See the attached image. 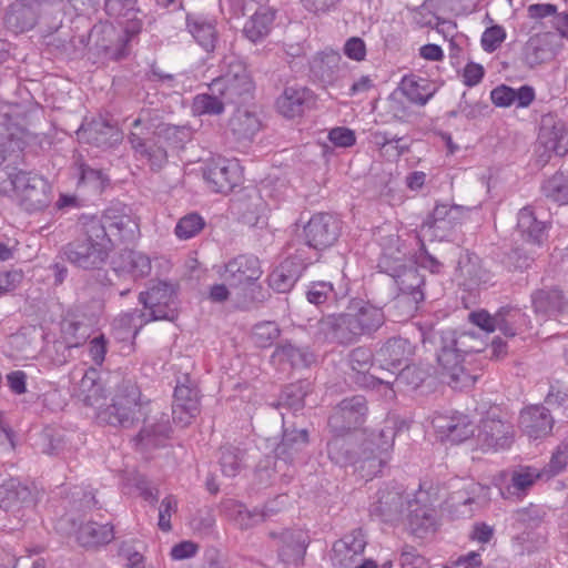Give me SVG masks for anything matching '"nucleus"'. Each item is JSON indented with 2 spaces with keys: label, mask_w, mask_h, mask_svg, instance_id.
I'll list each match as a JSON object with an SVG mask.
<instances>
[{
  "label": "nucleus",
  "mask_w": 568,
  "mask_h": 568,
  "mask_svg": "<svg viewBox=\"0 0 568 568\" xmlns=\"http://www.w3.org/2000/svg\"><path fill=\"white\" fill-rule=\"evenodd\" d=\"M385 323L382 308L363 300H353L346 312L328 315L316 324L314 336L320 342H335L348 345L361 336L372 335Z\"/></svg>",
  "instance_id": "f257e3e1"
},
{
  "label": "nucleus",
  "mask_w": 568,
  "mask_h": 568,
  "mask_svg": "<svg viewBox=\"0 0 568 568\" xmlns=\"http://www.w3.org/2000/svg\"><path fill=\"white\" fill-rule=\"evenodd\" d=\"M406 504V519L412 531L416 535L433 529L435 525L434 510L429 504L428 494L422 489L410 498H405L396 490H379L376 500L369 506L371 516L378 517L385 523H394L404 517Z\"/></svg>",
  "instance_id": "f03ea898"
},
{
  "label": "nucleus",
  "mask_w": 568,
  "mask_h": 568,
  "mask_svg": "<svg viewBox=\"0 0 568 568\" xmlns=\"http://www.w3.org/2000/svg\"><path fill=\"white\" fill-rule=\"evenodd\" d=\"M111 252L110 239L95 221L83 217L81 235L63 247V255L74 266L83 270H98Z\"/></svg>",
  "instance_id": "7ed1b4c3"
},
{
  "label": "nucleus",
  "mask_w": 568,
  "mask_h": 568,
  "mask_svg": "<svg viewBox=\"0 0 568 568\" xmlns=\"http://www.w3.org/2000/svg\"><path fill=\"white\" fill-rule=\"evenodd\" d=\"M140 388L132 382L125 381L118 386L112 403L101 409L97 417L111 426L131 428L145 419L146 406Z\"/></svg>",
  "instance_id": "20e7f679"
},
{
  "label": "nucleus",
  "mask_w": 568,
  "mask_h": 568,
  "mask_svg": "<svg viewBox=\"0 0 568 568\" xmlns=\"http://www.w3.org/2000/svg\"><path fill=\"white\" fill-rule=\"evenodd\" d=\"M465 337H467V335L463 334L457 338L456 333L453 331L442 332L437 354V361L442 367V375L448 378V385L456 389L473 386L476 382V376L466 372L463 365L464 355L459 346L463 344L462 338Z\"/></svg>",
  "instance_id": "39448f33"
},
{
  "label": "nucleus",
  "mask_w": 568,
  "mask_h": 568,
  "mask_svg": "<svg viewBox=\"0 0 568 568\" xmlns=\"http://www.w3.org/2000/svg\"><path fill=\"white\" fill-rule=\"evenodd\" d=\"M9 178L19 204L27 212H39L51 204L52 187L42 175L20 170Z\"/></svg>",
  "instance_id": "423d86ee"
},
{
  "label": "nucleus",
  "mask_w": 568,
  "mask_h": 568,
  "mask_svg": "<svg viewBox=\"0 0 568 568\" xmlns=\"http://www.w3.org/2000/svg\"><path fill=\"white\" fill-rule=\"evenodd\" d=\"M397 425L396 417H388L383 427L377 433H372L369 438L364 442L361 470L366 469L365 476L377 475L388 462L389 452L397 435Z\"/></svg>",
  "instance_id": "0eeeda50"
},
{
  "label": "nucleus",
  "mask_w": 568,
  "mask_h": 568,
  "mask_svg": "<svg viewBox=\"0 0 568 568\" xmlns=\"http://www.w3.org/2000/svg\"><path fill=\"white\" fill-rule=\"evenodd\" d=\"M139 302L151 322L174 321L178 316L176 290L171 283L152 282L146 291L140 293Z\"/></svg>",
  "instance_id": "6e6552de"
},
{
  "label": "nucleus",
  "mask_w": 568,
  "mask_h": 568,
  "mask_svg": "<svg viewBox=\"0 0 568 568\" xmlns=\"http://www.w3.org/2000/svg\"><path fill=\"white\" fill-rule=\"evenodd\" d=\"M253 89V81L246 67L235 60L229 63L227 71L212 80L207 87V90L222 95L227 104L244 100Z\"/></svg>",
  "instance_id": "1a4fd4ad"
},
{
  "label": "nucleus",
  "mask_w": 568,
  "mask_h": 568,
  "mask_svg": "<svg viewBox=\"0 0 568 568\" xmlns=\"http://www.w3.org/2000/svg\"><path fill=\"white\" fill-rule=\"evenodd\" d=\"M87 219L95 221L102 226L103 232L110 239L111 251L115 245L134 241L140 233L136 219L123 210L110 207L100 217L88 216Z\"/></svg>",
  "instance_id": "9d476101"
},
{
  "label": "nucleus",
  "mask_w": 568,
  "mask_h": 568,
  "mask_svg": "<svg viewBox=\"0 0 568 568\" xmlns=\"http://www.w3.org/2000/svg\"><path fill=\"white\" fill-rule=\"evenodd\" d=\"M268 537L276 540L277 557L286 568L303 566L310 541L306 531L300 528L271 530Z\"/></svg>",
  "instance_id": "9b49d317"
},
{
  "label": "nucleus",
  "mask_w": 568,
  "mask_h": 568,
  "mask_svg": "<svg viewBox=\"0 0 568 568\" xmlns=\"http://www.w3.org/2000/svg\"><path fill=\"white\" fill-rule=\"evenodd\" d=\"M366 399L361 395L344 398L328 418L332 434H348L361 427L367 415Z\"/></svg>",
  "instance_id": "f8f14e48"
},
{
  "label": "nucleus",
  "mask_w": 568,
  "mask_h": 568,
  "mask_svg": "<svg viewBox=\"0 0 568 568\" xmlns=\"http://www.w3.org/2000/svg\"><path fill=\"white\" fill-rule=\"evenodd\" d=\"M36 503L34 493L20 479L11 477L0 483V508L13 514L19 520L33 510Z\"/></svg>",
  "instance_id": "ddd939ff"
},
{
  "label": "nucleus",
  "mask_w": 568,
  "mask_h": 568,
  "mask_svg": "<svg viewBox=\"0 0 568 568\" xmlns=\"http://www.w3.org/2000/svg\"><path fill=\"white\" fill-rule=\"evenodd\" d=\"M203 179L211 191L227 193L242 180V170L236 160L212 159L203 169Z\"/></svg>",
  "instance_id": "4468645a"
},
{
  "label": "nucleus",
  "mask_w": 568,
  "mask_h": 568,
  "mask_svg": "<svg viewBox=\"0 0 568 568\" xmlns=\"http://www.w3.org/2000/svg\"><path fill=\"white\" fill-rule=\"evenodd\" d=\"M219 274L230 287L237 288L255 283L262 275V268L256 256L241 254L226 262Z\"/></svg>",
  "instance_id": "2eb2a0df"
},
{
  "label": "nucleus",
  "mask_w": 568,
  "mask_h": 568,
  "mask_svg": "<svg viewBox=\"0 0 568 568\" xmlns=\"http://www.w3.org/2000/svg\"><path fill=\"white\" fill-rule=\"evenodd\" d=\"M339 221L327 213L313 215L304 226V239L308 247L316 251L332 246L339 236Z\"/></svg>",
  "instance_id": "dca6fc26"
},
{
  "label": "nucleus",
  "mask_w": 568,
  "mask_h": 568,
  "mask_svg": "<svg viewBox=\"0 0 568 568\" xmlns=\"http://www.w3.org/2000/svg\"><path fill=\"white\" fill-rule=\"evenodd\" d=\"M511 438V424L503 420L495 412L488 413V415L480 420L477 440L481 449H505L510 446Z\"/></svg>",
  "instance_id": "f3484780"
},
{
  "label": "nucleus",
  "mask_w": 568,
  "mask_h": 568,
  "mask_svg": "<svg viewBox=\"0 0 568 568\" xmlns=\"http://www.w3.org/2000/svg\"><path fill=\"white\" fill-rule=\"evenodd\" d=\"M173 397V422L181 427H185L200 413L199 389L189 378H184V382H178Z\"/></svg>",
  "instance_id": "a211bd4d"
},
{
  "label": "nucleus",
  "mask_w": 568,
  "mask_h": 568,
  "mask_svg": "<svg viewBox=\"0 0 568 568\" xmlns=\"http://www.w3.org/2000/svg\"><path fill=\"white\" fill-rule=\"evenodd\" d=\"M151 126L145 125L142 118L139 116L132 122V130L129 134V141L135 155L140 160H146L152 170H160L168 162L166 150L156 142L148 143L143 135L149 133Z\"/></svg>",
  "instance_id": "6ab92c4d"
},
{
  "label": "nucleus",
  "mask_w": 568,
  "mask_h": 568,
  "mask_svg": "<svg viewBox=\"0 0 568 568\" xmlns=\"http://www.w3.org/2000/svg\"><path fill=\"white\" fill-rule=\"evenodd\" d=\"M399 287L400 295L396 298V305L407 306V315L417 311V305L424 301V277L414 266H404L392 274Z\"/></svg>",
  "instance_id": "aec40b11"
},
{
  "label": "nucleus",
  "mask_w": 568,
  "mask_h": 568,
  "mask_svg": "<svg viewBox=\"0 0 568 568\" xmlns=\"http://www.w3.org/2000/svg\"><path fill=\"white\" fill-rule=\"evenodd\" d=\"M467 207L456 204L437 203L432 213L424 220L422 230H433L434 236L445 237L464 220Z\"/></svg>",
  "instance_id": "412c9836"
},
{
  "label": "nucleus",
  "mask_w": 568,
  "mask_h": 568,
  "mask_svg": "<svg viewBox=\"0 0 568 568\" xmlns=\"http://www.w3.org/2000/svg\"><path fill=\"white\" fill-rule=\"evenodd\" d=\"M414 354L412 343L403 337L387 339L375 353V364L384 371L395 373L407 364Z\"/></svg>",
  "instance_id": "4be33fe9"
},
{
  "label": "nucleus",
  "mask_w": 568,
  "mask_h": 568,
  "mask_svg": "<svg viewBox=\"0 0 568 568\" xmlns=\"http://www.w3.org/2000/svg\"><path fill=\"white\" fill-rule=\"evenodd\" d=\"M365 547L366 539L362 529H355L334 542L331 561L337 568H352L359 562Z\"/></svg>",
  "instance_id": "5701e85b"
},
{
  "label": "nucleus",
  "mask_w": 568,
  "mask_h": 568,
  "mask_svg": "<svg viewBox=\"0 0 568 568\" xmlns=\"http://www.w3.org/2000/svg\"><path fill=\"white\" fill-rule=\"evenodd\" d=\"M217 20L203 13H187L186 29L196 43L206 52H213L219 42Z\"/></svg>",
  "instance_id": "b1692460"
},
{
  "label": "nucleus",
  "mask_w": 568,
  "mask_h": 568,
  "mask_svg": "<svg viewBox=\"0 0 568 568\" xmlns=\"http://www.w3.org/2000/svg\"><path fill=\"white\" fill-rule=\"evenodd\" d=\"M74 396L85 406L92 407L97 414L103 409L105 402V389L100 378V372L90 367L74 389Z\"/></svg>",
  "instance_id": "393cba45"
},
{
  "label": "nucleus",
  "mask_w": 568,
  "mask_h": 568,
  "mask_svg": "<svg viewBox=\"0 0 568 568\" xmlns=\"http://www.w3.org/2000/svg\"><path fill=\"white\" fill-rule=\"evenodd\" d=\"M519 426L530 438L538 439L551 433L554 418L546 407L534 405L521 410Z\"/></svg>",
  "instance_id": "a878e982"
},
{
  "label": "nucleus",
  "mask_w": 568,
  "mask_h": 568,
  "mask_svg": "<svg viewBox=\"0 0 568 568\" xmlns=\"http://www.w3.org/2000/svg\"><path fill=\"white\" fill-rule=\"evenodd\" d=\"M564 295L558 290H540L531 295L535 313L542 318H554L560 323L567 322Z\"/></svg>",
  "instance_id": "bb28decb"
},
{
  "label": "nucleus",
  "mask_w": 568,
  "mask_h": 568,
  "mask_svg": "<svg viewBox=\"0 0 568 568\" xmlns=\"http://www.w3.org/2000/svg\"><path fill=\"white\" fill-rule=\"evenodd\" d=\"M433 426L442 438L452 443H462L474 435V427L464 414L437 415Z\"/></svg>",
  "instance_id": "cd10ccee"
},
{
  "label": "nucleus",
  "mask_w": 568,
  "mask_h": 568,
  "mask_svg": "<svg viewBox=\"0 0 568 568\" xmlns=\"http://www.w3.org/2000/svg\"><path fill=\"white\" fill-rule=\"evenodd\" d=\"M78 135L99 148H111L121 139L118 130L102 118L83 123L78 130Z\"/></svg>",
  "instance_id": "c85d7f7f"
},
{
  "label": "nucleus",
  "mask_w": 568,
  "mask_h": 568,
  "mask_svg": "<svg viewBox=\"0 0 568 568\" xmlns=\"http://www.w3.org/2000/svg\"><path fill=\"white\" fill-rule=\"evenodd\" d=\"M308 444V433L306 429L285 430L282 442L275 448L277 462L275 468L280 469V463L293 464L295 460L302 459V453Z\"/></svg>",
  "instance_id": "c756f323"
},
{
  "label": "nucleus",
  "mask_w": 568,
  "mask_h": 568,
  "mask_svg": "<svg viewBox=\"0 0 568 568\" xmlns=\"http://www.w3.org/2000/svg\"><path fill=\"white\" fill-rule=\"evenodd\" d=\"M37 19V2L34 0H17L8 8L4 22L7 28L14 33H22L32 29Z\"/></svg>",
  "instance_id": "7c9ffc66"
},
{
  "label": "nucleus",
  "mask_w": 568,
  "mask_h": 568,
  "mask_svg": "<svg viewBox=\"0 0 568 568\" xmlns=\"http://www.w3.org/2000/svg\"><path fill=\"white\" fill-rule=\"evenodd\" d=\"M490 99L496 106L527 108L535 100V90L530 85H523L519 89H513L507 85H499L490 92Z\"/></svg>",
  "instance_id": "2f4dec72"
},
{
  "label": "nucleus",
  "mask_w": 568,
  "mask_h": 568,
  "mask_svg": "<svg viewBox=\"0 0 568 568\" xmlns=\"http://www.w3.org/2000/svg\"><path fill=\"white\" fill-rule=\"evenodd\" d=\"M305 265L286 258L268 275V285L277 293L288 292L302 275Z\"/></svg>",
  "instance_id": "473e14b6"
},
{
  "label": "nucleus",
  "mask_w": 568,
  "mask_h": 568,
  "mask_svg": "<svg viewBox=\"0 0 568 568\" xmlns=\"http://www.w3.org/2000/svg\"><path fill=\"white\" fill-rule=\"evenodd\" d=\"M346 295L345 290H335L333 284L327 281L311 282L305 292L307 302L318 307L338 306Z\"/></svg>",
  "instance_id": "72a5a7b5"
},
{
  "label": "nucleus",
  "mask_w": 568,
  "mask_h": 568,
  "mask_svg": "<svg viewBox=\"0 0 568 568\" xmlns=\"http://www.w3.org/2000/svg\"><path fill=\"white\" fill-rule=\"evenodd\" d=\"M311 98V91L305 87H286L276 101L277 110L285 118H295L304 111L305 103Z\"/></svg>",
  "instance_id": "f704fd0d"
},
{
  "label": "nucleus",
  "mask_w": 568,
  "mask_h": 568,
  "mask_svg": "<svg viewBox=\"0 0 568 568\" xmlns=\"http://www.w3.org/2000/svg\"><path fill=\"white\" fill-rule=\"evenodd\" d=\"M537 479L546 480L541 469L532 466L520 467L513 471L510 484L503 490L501 494L505 498L516 496L523 498L527 490L535 484Z\"/></svg>",
  "instance_id": "c9c22d12"
},
{
  "label": "nucleus",
  "mask_w": 568,
  "mask_h": 568,
  "mask_svg": "<svg viewBox=\"0 0 568 568\" xmlns=\"http://www.w3.org/2000/svg\"><path fill=\"white\" fill-rule=\"evenodd\" d=\"M275 12L266 7H262L245 22L243 34L253 43L265 39L273 26Z\"/></svg>",
  "instance_id": "e433bc0d"
},
{
  "label": "nucleus",
  "mask_w": 568,
  "mask_h": 568,
  "mask_svg": "<svg viewBox=\"0 0 568 568\" xmlns=\"http://www.w3.org/2000/svg\"><path fill=\"white\" fill-rule=\"evenodd\" d=\"M346 435L333 434V437L327 443V455L333 463L339 466L355 465L357 469H361L363 457L356 456L351 450V443Z\"/></svg>",
  "instance_id": "4c0bfd02"
},
{
  "label": "nucleus",
  "mask_w": 568,
  "mask_h": 568,
  "mask_svg": "<svg viewBox=\"0 0 568 568\" xmlns=\"http://www.w3.org/2000/svg\"><path fill=\"white\" fill-rule=\"evenodd\" d=\"M229 128L237 140H251L261 129V121L254 112L237 109L229 121Z\"/></svg>",
  "instance_id": "58836bf2"
},
{
  "label": "nucleus",
  "mask_w": 568,
  "mask_h": 568,
  "mask_svg": "<svg viewBox=\"0 0 568 568\" xmlns=\"http://www.w3.org/2000/svg\"><path fill=\"white\" fill-rule=\"evenodd\" d=\"M528 324L529 317L518 307L503 306L497 311V327L505 336L517 335Z\"/></svg>",
  "instance_id": "ea45409f"
},
{
  "label": "nucleus",
  "mask_w": 568,
  "mask_h": 568,
  "mask_svg": "<svg viewBox=\"0 0 568 568\" xmlns=\"http://www.w3.org/2000/svg\"><path fill=\"white\" fill-rule=\"evenodd\" d=\"M114 539V529L110 524L89 521L78 531V540L83 547H97L110 544Z\"/></svg>",
  "instance_id": "a19ab883"
},
{
  "label": "nucleus",
  "mask_w": 568,
  "mask_h": 568,
  "mask_svg": "<svg viewBox=\"0 0 568 568\" xmlns=\"http://www.w3.org/2000/svg\"><path fill=\"white\" fill-rule=\"evenodd\" d=\"M517 229L525 241L540 244L545 236L546 225L538 221L530 207H524L518 213Z\"/></svg>",
  "instance_id": "79ce46f5"
},
{
  "label": "nucleus",
  "mask_w": 568,
  "mask_h": 568,
  "mask_svg": "<svg viewBox=\"0 0 568 568\" xmlns=\"http://www.w3.org/2000/svg\"><path fill=\"white\" fill-rule=\"evenodd\" d=\"M400 90L409 101L419 105H425L434 95L428 81L414 74L403 78Z\"/></svg>",
  "instance_id": "37998d69"
},
{
  "label": "nucleus",
  "mask_w": 568,
  "mask_h": 568,
  "mask_svg": "<svg viewBox=\"0 0 568 568\" xmlns=\"http://www.w3.org/2000/svg\"><path fill=\"white\" fill-rule=\"evenodd\" d=\"M150 322L151 320L148 318V314L144 311L132 310L119 315L113 322V327L118 331H123L120 335L122 339L128 337L134 338L141 328Z\"/></svg>",
  "instance_id": "c03bdc74"
},
{
  "label": "nucleus",
  "mask_w": 568,
  "mask_h": 568,
  "mask_svg": "<svg viewBox=\"0 0 568 568\" xmlns=\"http://www.w3.org/2000/svg\"><path fill=\"white\" fill-rule=\"evenodd\" d=\"M224 510L242 529H247L263 521V515L260 514V509L254 508L250 510L244 504L236 500H227L224 504Z\"/></svg>",
  "instance_id": "a18cd8bd"
},
{
  "label": "nucleus",
  "mask_w": 568,
  "mask_h": 568,
  "mask_svg": "<svg viewBox=\"0 0 568 568\" xmlns=\"http://www.w3.org/2000/svg\"><path fill=\"white\" fill-rule=\"evenodd\" d=\"M226 104L222 95L209 90L194 97L192 112L195 115H220L224 112Z\"/></svg>",
  "instance_id": "49530a36"
},
{
  "label": "nucleus",
  "mask_w": 568,
  "mask_h": 568,
  "mask_svg": "<svg viewBox=\"0 0 568 568\" xmlns=\"http://www.w3.org/2000/svg\"><path fill=\"white\" fill-rule=\"evenodd\" d=\"M121 266L135 280L148 276L152 270L150 257L142 252L132 250L121 254Z\"/></svg>",
  "instance_id": "de8ad7c7"
},
{
  "label": "nucleus",
  "mask_w": 568,
  "mask_h": 568,
  "mask_svg": "<svg viewBox=\"0 0 568 568\" xmlns=\"http://www.w3.org/2000/svg\"><path fill=\"white\" fill-rule=\"evenodd\" d=\"M274 357L280 362L288 363L292 367H306L314 359L313 354L307 348L297 347L291 343L277 346Z\"/></svg>",
  "instance_id": "09e8293b"
},
{
  "label": "nucleus",
  "mask_w": 568,
  "mask_h": 568,
  "mask_svg": "<svg viewBox=\"0 0 568 568\" xmlns=\"http://www.w3.org/2000/svg\"><path fill=\"white\" fill-rule=\"evenodd\" d=\"M244 465V452L237 447L224 446L221 449L220 466L226 477L236 476Z\"/></svg>",
  "instance_id": "8fccbe9b"
},
{
  "label": "nucleus",
  "mask_w": 568,
  "mask_h": 568,
  "mask_svg": "<svg viewBox=\"0 0 568 568\" xmlns=\"http://www.w3.org/2000/svg\"><path fill=\"white\" fill-rule=\"evenodd\" d=\"M310 389V383L297 382L286 386L282 392V404L294 412L304 407V398Z\"/></svg>",
  "instance_id": "3c124183"
},
{
  "label": "nucleus",
  "mask_w": 568,
  "mask_h": 568,
  "mask_svg": "<svg viewBox=\"0 0 568 568\" xmlns=\"http://www.w3.org/2000/svg\"><path fill=\"white\" fill-rule=\"evenodd\" d=\"M545 195L564 205L568 204V176L555 174L542 186Z\"/></svg>",
  "instance_id": "603ef678"
},
{
  "label": "nucleus",
  "mask_w": 568,
  "mask_h": 568,
  "mask_svg": "<svg viewBox=\"0 0 568 568\" xmlns=\"http://www.w3.org/2000/svg\"><path fill=\"white\" fill-rule=\"evenodd\" d=\"M170 433L169 423L161 422L155 425L144 426L139 433L136 439L144 446H160L168 438Z\"/></svg>",
  "instance_id": "864d4df0"
},
{
  "label": "nucleus",
  "mask_w": 568,
  "mask_h": 568,
  "mask_svg": "<svg viewBox=\"0 0 568 568\" xmlns=\"http://www.w3.org/2000/svg\"><path fill=\"white\" fill-rule=\"evenodd\" d=\"M204 225L205 222L201 215L190 213L179 220L174 233L180 240H189L199 234Z\"/></svg>",
  "instance_id": "5fc2aeb1"
},
{
  "label": "nucleus",
  "mask_w": 568,
  "mask_h": 568,
  "mask_svg": "<svg viewBox=\"0 0 568 568\" xmlns=\"http://www.w3.org/2000/svg\"><path fill=\"white\" fill-rule=\"evenodd\" d=\"M568 465V443H561L552 453L549 463L541 468L546 480L562 473Z\"/></svg>",
  "instance_id": "6e6d98bb"
},
{
  "label": "nucleus",
  "mask_w": 568,
  "mask_h": 568,
  "mask_svg": "<svg viewBox=\"0 0 568 568\" xmlns=\"http://www.w3.org/2000/svg\"><path fill=\"white\" fill-rule=\"evenodd\" d=\"M280 336V327L275 322H262L253 327L252 338L258 347H268Z\"/></svg>",
  "instance_id": "4d7b16f0"
},
{
  "label": "nucleus",
  "mask_w": 568,
  "mask_h": 568,
  "mask_svg": "<svg viewBox=\"0 0 568 568\" xmlns=\"http://www.w3.org/2000/svg\"><path fill=\"white\" fill-rule=\"evenodd\" d=\"M356 382L365 388L376 390L386 400L395 398V390L389 381L375 377L374 375H359Z\"/></svg>",
  "instance_id": "13d9d810"
},
{
  "label": "nucleus",
  "mask_w": 568,
  "mask_h": 568,
  "mask_svg": "<svg viewBox=\"0 0 568 568\" xmlns=\"http://www.w3.org/2000/svg\"><path fill=\"white\" fill-rule=\"evenodd\" d=\"M349 364L353 371L366 375L365 372L375 364V355L365 347H357L349 354Z\"/></svg>",
  "instance_id": "bf43d9fd"
},
{
  "label": "nucleus",
  "mask_w": 568,
  "mask_h": 568,
  "mask_svg": "<svg viewBox=\"0 0 568 568\" xmlns=\"http://www.w3.org/2000/svg\"><path fill=\"white\" fill-rule=\"evenodd\" d=\"M178 510V500L173 495H169L162 499L159 507V523L158 526L162 531H170L172 529L171 517Z\"/></svg>",
  "instance_id": "052dcab7"
},
{
  "label": "nucleus",
  "mask_w": 568,
  "mask_h": 568,
  "mask_svg": "<svg viewBox=\"0 0 568 568\" xmlns=\"http://www.w3.org/2000/svg\"><path fill=\"white\" fill-rule=\"evenodd\" d=\"M63 334L68 348L79 347L89 337L88 328L80 323H69L63 328Z\"/></svg>",
  "instance_id": "680f3d73"
},
{
  "label": "nucleus",
  "mask_w": 568,
  "mask_h": 568,
  "mask_svg": "<svg viewBox=\"0 0 568 568\" xmlns=\"http://www.w3.org/2000/svg\"><path fill=\"white\" fill-rule=\"evenodd\" d=\"M545 516V511L536 505L520 508L515 513V520L527 527L538 526Z\"/></svg>",
  "instance_id": "e2e57ef3"
},
{
  "label": "nucleus",
  "mask_w": 568,
  "mask_h": 568,
  "mask_svg": "<svg viewBox=\"0 0 568 568\" xmlns=\"http://www.w3.org/2000/svg\"><path fill=\"white\" fill-rule=\"evenodd\" d=\"M506 39L505 29L500 26L487 28L481 36V47L486 52H494Z\"/></svg>",
  "instance_id": "0e129e2a"
},
{
  "label": "nucleus",
  "mask_w": 568,
  "mask_h": 568,
  "mask_svg": "<svg viewBox=\"0 0 568 568\" xmlns=\"http://www.w3.org/2000/svg\"><path fill=\"white\" fill-rule=\"evenodd\" d=\"M425 375L426 374L416 366L406 364L399 369V373L395 377V382L416 388L424 382Z\"/></svg>",
  "instance_id": "69168bd1"
},
{
  "label": "nucleus",
  "mask_w": 568,
  "mask_h": 568,
  "mask_svg": "<svg viewBox=\"0 0 568 568\" xmlns=\"http://www.w3.org/2000/svg\"><path fill=\"white\" fill-rule=\"evenodd\" d=\"M328 140L337 148H349L355 144V132L345 126L333 128L328 132Z\"/></svg>",
  "instance_id": "338daca9"
},
{
  "label": "nucleus",
  "mask_w": 568,
  "mask_h": 568,
  "mask_svg": "<svg viewBox=\"0 0 568 568\" xmlns=\"http://www.w3.org/2000/svg\"><path fill=\"white\" fill-rule=\"evenodd\" d=\"M108 352V339L103 334L93 337L89 342L88 353L97 366H101Z\"/></svg>",
  "instance_id": "774afa93"
}]
</instances>
